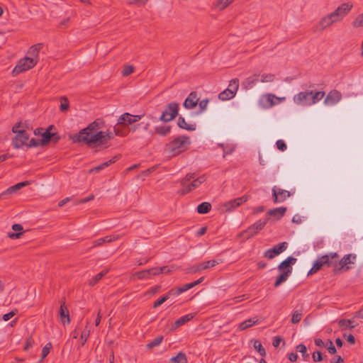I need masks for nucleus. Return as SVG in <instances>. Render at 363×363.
<instances>
[{
    "instance_id": "1",
    "label": "nucleus",
    "mask_w": 363,
    "mask_h": 363,
    "mask_svg": "<svg viewBox=\"0 0 363 363\" xmlns=\"http://www.w3.org/2000/svg\"><path fill=\"white\" fill-rule=\"evenodd\" d=\"M100 128L99 122L97 121L90 123L86 128L81 130L78 134L70 136V139L73 143H85L88 145H94V142H91L90 140L96 134Z\"/></svg>"
},
{
    "instance_id": "2",
    "label": "nucleus",
    "mask_w": 363,
    "mask_h": 363,
    "mask_svg": "<svg viewBox=\"0 0 363 363\" xmlns=\"http://www.w3.org/2000/svg\"><path fill=\"white\" fill-rule=\"evenodd\" d=\"M190 144L189 137L181 135L167 143L164 146V151L172 156H176L186 151Z\"/></svg>"
},
{
    "instance_id": "3",
    "label": "nucleus",
    "mask_w": 363,
    "mask_h": 363,
    "mask_svg": "<svg viewBox=\"0 0 363 363\" xmlns=\"http://www.w3.org/2000/svg\"><path fill=\"white\" fill-rule=\"evenodd\" d=\"M195 173H189L182 179H181L180 184L184 186V188L178 191L179 194L185 195L191 192L194 189L198 188L206 180L205 174H203L196 179H195Z\"/></svg>"
},
{
    "instance_id": "4",
    "label": "nucleus",
    "mask_w": 363,
    "mask_h": 363,
    "mask_svg": "<svg viewBox=\"0 0 363 363\" xmlns=\"http://www.w3.org/2000/svg\"><path fill=\"white\" fill-rule=\"evenodd\" d=\"M36 63L37 61L35 58L25 57L18 61L16 67L13 68L12 74L13 76H16L21 72L28 71L33 68Z\"/></svg>"
},
{
    "instance_id": "5",
    "label": "nucleus",
    "mask_w": 363,
    "mask_h": 363,
    "mask_svg": "<svg viewBox=\"0 0 363 363\" xmlns=\"http://www.w3.org/2000/svg\"><path fill=\"white\" fill-rule=\"evenodd\" d=\"M142 118L140 115H133L129 113H125L122 114L118 119V123L114 127L115 134L118 135H121V130L118 128V125H128L134 123L139 121Z\"/></svg>"
},
{
    "instance_id": "6",
    "label": "nucleus",
    "mask_w": 363,
    "mask_h": 363,
    "mask_svg": "<svg viewBox=\"0 0 363 363\" xmlns=\"http://www.w3.org/2000/svg\"><path fill=\"white\" fill-rule=\"evenodd\" d=\"M269 218H266L264 220L257 221L248 227L247 229L241 232L240 235L245 237L246 239L253 237L264 228Z\"/></svg>"
},
{
    "instance_id": "7",
    "label": "nucleus",
    "mask_w": 363,
    "mask_h": 363,
    "mask_svg": "<svg viewBox=\"0 0 363 363\" xmlns=\"http://www.w3.org/2000/svg\"><path fill=\"white\" fill-rule=\"evenodd\" d=\"M179 113V104L177 102L169 103L162 111L160 121L169 122L173 120Z\"/></svg>"
},
{
    "instance_id": "8",
    "label": "nucleus",
    "mask_w": 363,
    "mask_h": 363,
    "mask_svg": "<svg viewBox=\"0 0 363 363\" xmlns=\"http://www.w3.org/2000/svg\"><path fill=\"white\" fill-rule=\"evenodd\" d=\"M220 262H221V261H218L216 259L208 260L207 262L194 264V265L191 266L190 267H188L186 269V272L188 274H195V273H197L202 270L213 267L218 265V264H220Z\"/></svg>"
},
{
    "instance_id": "9",
    "label": "nucleus",
    "mask_w": 363,
    "mask_h": 363,
    "mask_svg": "<svg viewBox=\"0 0 363 363\" xmlns=\"http://www.w3.org/2000/svg\"><path fill=\"white\" fill-rule=\"evenodd\" d=\"M29 139V134L24 130H20L12 140V144L14 148L18 149L23 145H26Z\"/></svg>"
},
{
    "instance_id": "10",
    "label": "nucleus",
    "mask_w": 363,
    "mask_h": 363,
    "mask_svg": "<svg viewBox=\"0 0 363 363\" xmlns=\"http://www.w3.org/2000/svg\"><path fill=\"white\" fill-rule=\"evenodd\" d=\"M287 242H283L277 245H274L273 247L267 250L264 256L269 259H273L276 255H279L280 253L285 251L287 248Z\"/></svg>"
},
{
    "instance_id": "11",
    "label": "nucleus",
    "mask_w": 363,
    "mask_h": 363,
    "mask_svg": "<svg viewBox=\"0 0 363 363\" xmlns=\"http://www.w3.org/2000/svg\"><path fill=\"white\" fill-rule=\"evenodd\" d=\"M339 21L335 18V14L330 13L323 18L315 26V30L321 31L332 24L338 22Z\"/></svg>"
},
{
    "instance_id": "12",
    "label": "nucleus",
    "mask_w": 363,
    "mask_h": 363,
    "mask_svg": "<svg viewBox=\"0 0 363 363\" xmlns=\"http://www.w3.org/2000/svg\"><path fill=\"white\" fill-rule=\"evenodd\" d=\"M250 199V196L244 195L241 197L236 198L225 202L223 206L225 208L226 211H232L243 203L246 202Z\"/></svg>"
},
{
    "instance_id": "13",
    "label": "nucleus",
    "mask_w": 363,
    "mask_h": 363,
    "mask_svg": "<svg viewBox=\"0 0 363 363\" xmlns=\"http://www.w3.org/2000/svg\"><path fill=\"white\" fill-rule=\"evenodd\" d=\"M113 135L112 133H106L104 131H99L96 134L93 135L91 142H94V145H104L107 140L113 138Z\"/></svg>"
},
{
    "instance_id": "14",
    "label": "nucleus",
    "mask_w": 363,
    "mask_h": 363,
    "mask_svg": "<svg viewBox=\"0 0 363 363\" xmlns=\"http://www.w3.org/2000/svg\"><path fill=\"white\" fill-rule=\"evenodd\" d=\"M356 255L354 254H348L345 255L339 262L337 261V272L338 273L344 269L347 271L350 269V267L348 266L349 264L354 263L356 259Z\"/></svg>"
},
{
    "instance_id": "15",
    "label": "nucleus",
    "mask_w": 363,
    "mask_h": 363,
    "mask_svg": "<svg viewBox=\"0 0 363 363\" xmlns=\"http://www.w3.org/2000/svg\"><path fill=\"white\" fill-rule=\"evenodd\" d=\"M352 8V4L349 2L344 3L339 6L332 14H335V18L340 21L350 11Z\"/></svg>"
},
{
    "instance_id": "16",
    "label": "nucleus",
    "mask_w": 363,
    "mask_h": 363,
    "mask_svg": "<svg viewBox=\"0 0 363 363\" xmlns=\"http://www.w3.org/2000/svg\"><path fill=\"white\" fill-rule=\"evenodd\" d=\"M289 191L274 186L272 189V199L274 203L283 202L290 196Z\"/></svg>"
},
{
    "instance_id": "17",
    "label": "nucleus",
    "mask_w": 363,
    "mask_h": 363,
    "mask_svg": "<svg viewBox=\"0 0 363 363\" xmlns=\"http://www.w3.org/2000/svg\"><path fill=\"white\" fill-rule=\"evenodd\" d=\"M41 136L40 145H45L50 141H52L56 143L60 139V137L57 134V133L49 132V130H45V131L41 134Z\"/></svg>"
},
{
    "instance_id": "18",
    "label": "nucleus",
    "mask_w": 363,
    "mask_h": 363,
    "mask_svg": "<svg viewBox=\"0 0 363 363\" xmlns=\"http://www.w3.org/2000/svg\"><path fill=\"white\" fill-rule=\"evenodd\" d=\"M204 279V277H201L200 279H199L198 280L194 281V282H191V283H189V284H184V286H181V287H179L177 289H170L171 291H172V294L174 296H178L180 294L183 293V292H185L187 290L196 286V285L199 284L200 283H201Z\"/></svg>"
},
{
    "instance_id": "19",
    "label": "nucleus",
    "mask_w": 363,
    "mask_h": 363,
    "mask_svg": "<svg viewBox=\"0 0 363 363\" xmlns=\"http://www.w3.org/2000/svg\"><path fill=\"white\" fill-rule=\"evenodd\" d=\"M199 102V98L196 91L191 92L183 103L184 108L192 109L196 106Z\"/></svg>"
},
{
    "instance_id": "20",
    "label": "nucleus",
    "mask_w": 363,
    "mask_h": 363,
    "mask_svg": "<svg viewBox=\"0 0 363 363\" xmlns=\"http://www.w3.org/2000/svg\"><path fill=\"white\" fill-rule=\"evenodd\" d=\"M342 95L337 90H333L328 93L324 103L327 105H333L340 101Z\"/></svg>"
},
{
    "instance_id": "21",
    "label": "nucleus",
    "mask_w": 363,
    "mask_h": 363,
    "mask_svg": "<svg viewBox=\"0 0 363 363\" xmlns=\"http://www.w3.org/2000/svg\"><path fill=\"white\" fill-rule=\"evenodd\" d=\"M312 92L301 91L294 97V101L297 104L308 105V102L310 100Z\"/></svg>"
},
{
    "instance_id": "22",
    "label": "nucleus",
    "mask_w": 363,
    "mask_h": 363,
    "mask_svg": "<svg viewBox=\"0 0 363 363\" xmlns=\"http://www.w3.org/2000/svg\"><path fill=\"white\" fill-rule=\"evenodd\" d=\"M28 184H29V182L26 181V182H22L18 183L12 186H10L6 191H4V192H2L0 194V198H2L5 195L14 194L17 191L20 190L21 188H23Z\"/></svg>"
},
{
    "instance_id": "23",
    "label": "nucleus",
    "mask_w": 363,
    "mask_h": 363,
    "mask_svg": "<svg viewBox=\"0 0 363 363\" xmlns=\"http://www.w3.org/2000/svg\"><path fill=\"white\" fill-rule=\"evenodd\" d=\"M296 261V259L293 257H289L285 260L281 262L278 266V269L283 272L284 270H289L290 274L292 272L291 264H294Z\"/></svg>"
},
{
    "instance_id": "24",
    "label": "nucleus",
    "mask_w": 363,
    "mask_h": 363,
    "mask_svg": "<svg viewBox=\"0 0 363 363\" xmlns=\"http://www.w3.org/2000/svg\"><path fill=\"white\" fill-rule=\"evenodd\" d=\"M121 157V155H116L114 157H113L111 160H109L107 162H105L104 163H102L100 165H98L91 169H89V173H92V172H100L101 170L104 169V168L108 167L109 165H111V164H113L115 163L119 158Z\"/></svg>"
},
{
    "instance_id": "25",
    "label": "nucleus",
    "mask_w": 363,
    "mask_h": 363,
    "mask_svg": "<svg viewBox=\"0 0 363 363\" xmlns=\"http://www.w3.org/2000/svg\"><path fill=\"white\" fill-rule=\"evenodd\" d=\"M60 316L63 325L69 324L70 323V318L69 315V311L65 306V303L61 304L60 308Z\"/></svg>"
},
{
    "instance_id": "26",
    "label": "nucleus",
    "mask_w": 363,
    "mask_h": 363,
    "mask_svg": "<svg viewBox=\"0 0 363 363\" xmlns=\"http://www.w3.org/2000/svg\"><path fill=\"white\" fill-rule=\"evenodd\" d=\"M12 230L16 231L17 233H9L8 237L11 239H18L20 238L23 235V226L21 224L16 223L13 224L11 227Z\"/></svg>"
},
{
    "instance_id": "27",
    "label": "nucleus",
    "mask_w": 363,
    "mask_h": 363,
    "mask_svg": "<svg viewBox=\"0 0 363 363\" xmlns=\"http://www.w3.org/2000/svg\"><path fill=\"white\" fill-rule=\"evenodd\" d=\"M323 265H327L328 267H333V272L337 274V260L333 261L325 255L320 258Z\"/></svg>"
},
{
    "instance_id": "28",
    "label": "nucleus",
    "mask_w": 363,
    "mask_h": 363,
    "mask_svg": "<svg viewBox=\"0 0 363 363\" xmlns=\"http://www.w3.org/2000/svg\"><path fill=\"white\" fill-rule=\"evenodd\" d=\"M259 81V74H255L247 77L243 82L242 85L245 89H251Z\"/></svg>"
},
{
    "instance_id": "29",
    "label": "nucleus",
    "mask_w": 363,
    "mask_h": 363,
    "mask_svg": "<svg viewBox=\"0 0 363 363\" xmlns=\"http://www.w3.org/2000/svg\"><path fill=\"white\" fill-rule=\"evenodd\" d=\"M119 238V235H108L99 238L94 242V247L102 245L104 243H108Z\"/></svg>"
},
{
    "instance_id": "30",
    "label": "nucleus",
    "mask_w": 363,
    "mask_h": 363,
    "mask_svg": "<svg viewBox=\"0 0 363 363\" xmlns=\"http://www.w3.org/2000/svg\"><path fill=\"white\" fill-rule=\"evenodd\" d=\"M194 315L192 313H189L179 318L174 323V325H172L173 328L175 329L179 328V326H182V325L191 320L194 318Z\"/></svg>"
},
{
    "instance_id": "31",
    "label": "nucleus",
    "mask_w": 363,
    "mask_h": 363,
    "mask_svg": "<svg viewBox=\"0 0 363 363\" xmlns=\"http://www.w3.org/2000/svg\"><path fill=\"white\" fill-rule=\"evenodd\" d=\"M310 92H312V94L311 95L310 100L308 102V105H313V104H315L317 101H319L320 100H321L325 96V92L321 91H310Z\"/></svg>"
},
{
    "instance_id": "32",
    "label": "nucleus",
    "mask_w": 363,
    "mask_h": 363,
    "mask_svg": "<svg viewBox=\"0 0 363 363\" xmlns=\"http://www.w3.org/2000/svg\"><path fill=\"white\" fill-rule=\"evenodd\" d=\"M177 125L180 128L189 131H193L196 129L195 124H187L185 119L182 116L179 117L177 120Z\"/></svg>"
},
{
    "instance_id": "33",
    "label": "nucleus",
    "mask_w": 363,
    "mask_h": 363,
    "mask_svg": "<svg viewBox=\"0 0 363 363\" xmlns=\"http://www.w3.org/2000/svg\"><path fill=\"white\" fill-rule=\"evenodd\" d=\"M235 94V90L226 89L219 94L218 98L222 101H225L233 98Z\"/></svg>"
},
{
    "instance_id": "34",
    "label": "nucleus",
    "mask_w": 363,
    "mask_h": 363,
    "mask_svg": "<svg viewBox=\"0 0 363 363\" xmlns=\"http://www.w3.org/2000/svg\"><path fill=\"white\" fill-rule=\"evenodd\" d=\"M290 276L289 270H284L281 274L277 278V280L274 283V287H278L281 284L287 280L288 277Z\"/></svg>"
},
{
    "instance_id": "35",
    "label": "nucleus",
    "mask_w": 363,
    "mask_h": 363,
    "mask_svg": "<svg viewBox=\"0 0 363 363\" xmlns=\"http://www.w3.org/2000/svg\"><path fill=\"white\" fill-rule=\"evenodd\" d=\"M286 211V207H280L276 208L274 209H271L267 212V215L272 216H279V218L282 217Z\"/></svg>"
},
{
    "instance_id": "36",
    "label": "nucleus",
    "mask_w": 363,
    "mask_h": 363,
    "mask_svg": "<svg viewBox=\"0 0 363 363\" xmlns=\"http://www.w3.org/2000/svg\"><path fill=\"white\" fill-rule=\"evenodd\" d=\"M171 126L170 125H159L155 127V131L157 134L165 136L170 133Z\"/></svg>"
},
{
    "instance_id": "37",
    "label": "nucleus",
    "mask_w": 363,
    "mask_h": 363,
    "mask_svg": "<svg viewBox=\"0 0 363 363\" xmlns=\"http://www.w3.org/2000/svg\"><path fill=\"white\" fill-rule=\"evenodd\" d=\"M108 272V269H104L94 276L89 282V286H94Z\"/></svg>"
},
{
    "instance_id": "38",
    "label": "nucleus",
    "mask_w": 363,
    "mask_h": 363,
    "mask_svg": "<svg viewBox=\"0 0 363 363\" xmlns=\"http://www.w3.org/2000/svg\"><path fill=\"white\" fill-rule=\"evenodd\" d=\"M211 209V204L208 202H203L197 207V212L200 214L208 213Z\"/></svg>"
},
{
    "instance_id": "39",
    "label": "nucleus",
    "mask_w": 363,
    "mask_h": 363,
    "mask_svg": "<svg viewBox=\"0 0 363 363\" xmlns=\"http://www.w3.org/2000/svg\"><path fill=\"white\" fill-rule=\"evenodd\" d=\"M170 361L174 363H188L186 356L183 352L178 353L177 356L172 357Z\"/></svg>"
},
{
    "instance_id": "40",
    "label": "nucleus",
    "mask_w": 363,
    "mask_h": 363,
    "mask_svg": "<svg viewBox=\"0 0 363 363\" xmlns=\"http://www.w3.org/2000/svg\"><path fill=\"white\" fill-rule=\"evenodd\" d=\"M174 296L172 294V291L169 290L165 295H164L162 297H161L160 299L156 301L153 304V308H156L160 305H162L163 303H164L167 300H168L170 296Z\"/></svg>"
},
{
    "instance_id": "41",
    "label": "nucleus",
    "mask_w": 363,
    "mask_h": 363,
    "mask_svg": "<svg viewBox=\"0 0 363 363\" xmlns=\"http://www.w3.org/2000/svg\"><path fill=\"white\" fill-rule=\"evenodd\" d=\"M134 275L139 279H147L150 278V276H153L152 269L138 272Z\"/></svg>"
},
{
    "instance_id": "42",
    "label": "nucleus",
    "mask_w": 363,
    "mask_h": 363,
    "mask_svg": "<svg viewBox=\"0 0 363 363\" xmlns=\"http://www.w3.org/2000/svg\"><path fill=\"white\" fill-rule=\"evenodd\" d=\"M257 322V320H254V319L250 318L248 320H246L242 322L239 325V328L241 330H246V329L249 328L250 327L254 325Z\"/></svg>"
},
{
    "instance_id": "43",
    "label": "nucleus",
    "mask_w": 363,
    "mask_h": 363,
    "mask_svg": "<svg viewBox=\"0 0 363 363\" xmlns=\"http://www.w3.org/2000/svg\"><path fill=\"white\" fill-rule=\"evenodd\" d=\"M69 103L68 99L65 96L60 98V109L62 112H65L69 109Z\"/></svg>"
},
{
    "instance_id": "44",
    "label": "nucleus",
    "mask_w": 363,
    "mask_h": 363,
    "mask_svg": "<svg viewBox=\"0 0 363 363\" xmlns=\"http://www.w3.org/2000/svg\"><path fill=\"white\" fill-rule=\"evenodd\" d=\"M352 321L348 319H342L338 322V325L340 328H346L349 329H352L355 327V325H352Z\"/></svg>"
},
{
    "instance_id": "45",
    "label": "nucleus",
    "mask_w": 363,
    "mask_h": 363,
    "mask_svg": "<svg viewBox=\"0 0 363 363\" xmlns=\"http://www.w3.org/2000/svg\"><path fill=\"white\" fill-rule=\"evenodd\" d=\"M170 270L168 269V267H153L152 268V275H158L160 274L168 273Z\"/></svg>"
},
{
    "instance_id": "46",
    "label": "nucleus",
    "mask_w": 363,
    "mask_h": 363,
    "mask_svg": "<svg viewBox=\"0 0 363 363\" xmlns=\"http://www.w3.org/2000/svg\"><path fill=\"white\" fill-rule=\"evenodd\" d=\"M302 318V311H296L292 314L291 323L294 324H296L299 323Z\"/></svg>"
},
{
    "instance_id": "47",
    "label": "nucleus",
    "mask_w": 363,
    "mask_h": 363,
    "mask_svg": "<svg viewBox=\"0 0 363 363\" xmlns=\"http://www.w3.org/2000/svg\"><path fill=\"white\" fill-rule=\"evenodd\" d=\"M254 348L259 353L260 355L263 357L266 355V351L259 340L255 341Z\"/></svg>"
},
{
    "instance_id": "48",
    "label": "nucleus",
    "mask_w": 363,
    "mask_h": 363,
    "mask_svg": "<svg viewBox=\"0 0 363 363\" xmlns=\"http://www.w3.org/2000/svg\"><path fill=\"white\" fill-rule=\"evenodd\" d=\"M162 336H158L155 337L154 340H152L150 342H149L147 345V348L152 349L156 346H158L162 342Z\"/></svg>"
},
{
    "instance_id": "49",
    "label": "nucleus",
    "mask_w": 363,
    "mask_h": 363,
    "mask_svg": "<svg viewBox=\"0 0 363 363\" xmlns=\"http://www.w3.org/2000/svg\"><path fill=\"white\" fill-rule=\"evenodd\" d=\"M52 345L51 342H48L43 347L42 357H41L40 362H42L48 356V354L50 353V350L52 349Z\"/></svg>"
},
{
    "instance_id": "50",
    "label": "nucleus",
    "mask_w": 363,
    "mask_h": 363,
    "mask_svg": "<svg viewBox=\"0 0 363 363\" xmlns=\"http://www.w3.org/2000/svg\"><path fill=\"white\" fill-rule=\"evenodd\" d=\"M296 350L302 354V356L305 359H306L308 357V354L307 353V348L304 345L300 344L297 345Z\"/></svg>"
},
{
    "instance_id": "51",
    "label": "nucleus",
    "mask_w": 363,
    "mask_h": 363,
    "mask_svg": "<svg viewBox=\"0 0 363 363\" xmlns=\"http://www.w3.org/2000/svg\"><path fill=\"white\" fill-rule=\"evenodd\" d=\"M18 310L17 308H15V309L12 310L11 311H10L9 313L3 315L2 319L4 321H8L11 318H13L14 315H16L18 313Z\"/></svg>"
},
{
    "instance_id": "52",
    "label": "nucleus",
    "mask_w": 363,
    "mask_h": 363,
    "mask_svg": "<svg viewBox=\"0 0 363 363\" xmlns=\"http://www.w3.org/2000/svg\"><path fill=\"white\" fill-rule=\"evenodd\" d=\"M274 79V75L272 74H264L261 77L262 82H272Z\"/></svg>"
},
{
    "instance_id": "53",
    "label": "nucleus",
    "mask_w": 363,
    "mask_h": 363,
    "mask_svg": "<svg viewBox=\"0 0 363 363\" xmlns=\"http://www.w3.org/2000/svg\"><path fill=\"white\" fill-rule=\"evenodd\" d=\"M134 72V67L132 65H125L122 71V74L127 77Z\"/></svg>"
},
{
    "instance_id": "54",
    "label": "nucleus",
    "mask_w": 363,
    "mask_h": 363,
    "mask_svg": "<svg viewBox=\"0 0 363 363\" xmlns=\"http://www.w3.org/2000/svg\"><path fill=\"white\" fill-rule=\"evenodd\" d=\"M352 25L354 27L363 26V13L356 18V19L353 21Z\"/></svg>"
},
{
    "instance_id": "55",
    "label": "nucleus",
    "mask_w": 363,
    "mask_h": 363,
    "mask_svg": "<svg viewBox=\"0 0 363 363\" xmlns=\"http://www.w3.org/2000/svg\"><path fill=\"white\" fill-rule=\"evenodd\" d=\"M239 87V80L238 79H233L230 82L229 88L232 89L233 90H235V93L238 91Z\"/></svg>"
},
{
    "instance_id": "56",
    "label": "nucleus",
    "mask_w": 363,
    "mask_h": 363,
    "mask_svg": "<svg viewBox=\"0 0 363 363\" xmlns=\"http://www.w3.org/2000/svg\"><path fill=\"white\" fill-rule=\"evenodd\" d=\"M234 0H218L217 6H220V9H224L229 4H230Z\"/></svg>"
},
{
    "instance_id": "57",
    "label": "nucleus",
    "mask_w": 363,
    "mask_h": 363,
    "mask_svg": "<svg viewBox=\"0 0 363 363\" xmlns=\"http://www.w3.org/2000/svg\"><path fill=\"white\" fill-rule=\"evenodd\" d=\"M312 358L314 362H321L323 360V355L320 351H316L313 353Z\"/></svg>"
},
{
    "instance_id": "58",
    "label": "nucleus",
    "mask_w": 363,
    "mask_h": 363,
    "mask_svg": "<svg viewBox=\"0 0 363 363\" xmlns=\"http://www.w3.org/2000/svg\"><path fill=\"white\" fill-rule=\"evenodd\" d=\"M208 99H203L201 100L199 105V112H203V111H205L207 108V106H208Z\"/></svg>"
},
{
    "instance_id": "59",
    "label": "nucleus",
    "mask_w": 363,
    "mask_h": 363,
    "mask_svg": "<svg viewBox=\"0 0 363 363\" xmlns=\"http://www.w3.org/2000/svg\"><path fill=\"white\" fill-rule=\"evenodd\" d=\"M328 345V351L330 354H334L336 353L337 350L335 347L334 346L333 342L331 340H328V343H327Z\"/></svg>"
},
{
    "instance_id": "60",
    "label": "nucleus",
    "mask_w": 363,
    "mask_h": 363,
    "mask_svg": "<svg viewBox=\"0 0 363 363\" xmlns=\"http://www.w3.org/2000/svg\"><path fill=\"white\" fill-rule=\"evenodd\" d=\"M89 330H84L81 335V339L82 340V345H84L89 336Z\"/></svg>"
},
{
    "instance_id": "61",
    "label": "nucleus",
    "mask_w": 363,
    "mask_h": 363,
    "mask_svg": "<svg viewBox=\"0 0 363 363\" xmlns=\"http://www.w3.org/2000/svg\"><path fill=\"white\" fill-rule=\"evenodd\" d=\"M281 342H283V343L284 344V342L283 339L281 337L275 336L273 338L272 345L274 347H277Z\"/></svg>"
},
{
    "instance_id": "62",
    "label": "nucleus",
    "mask_w": 363,
    "mask_h": 363,
    "mask_svg": "<svg viewBox=\"0 0 363 363\" xmlns=\"http://www.w3.org/2000/svg\"><path fill=\"white\" fill-rule=\"evenodd\" d=\"M276 144H277V147L279 150H280L281 151H284L285 150H286V145L284 140H279L277 141Z\"/></svg>"
},
{
    "instance_id": "63",
    "label": "nucleus",
    "mask_w": 363,
    "mask_h": 363,
    "mask_svg": "<svg viewBox=\"0 0 363 363\" xmlns=\"http://www.w3.org/2000/svg\"><path fill=\"white\" fill-rule=\"evenodd\" d=\"M28 147H38L40 145V140L32 138L28 143L26 145Z\"/></svg>"
},
{
    "instance_id": "64",
    "label": "nucleus",
    "mask_w": 363,
    "mask_h": 363,
    "mask_svg": "<svg viewBox=\"0 0 363 363\" xmlns=\"http://www.w3.org/2000/svg\"><path fill=\"white\" fill-rule=\"evenodd\" d=\"M354 318H361V319H363V308H361L360 310L357 311L354 314Z\"/></svg>"
}]
</instances>
